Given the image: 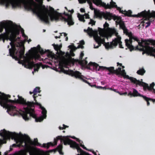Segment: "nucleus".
<instances>
[{
  "label": "nucleus",
  "mask_w": 155,
  "mask_h": 155,
  "mask_svg": "<svg viewBox=\"0 0 155 155\" xmlns=\"http://www.w3.org/2000/svg\"><path fill=\"white\" fill-rule=\"evenodd\" d=\"M43 9H39L37 10H35V11L40 19L45 23L47 24L49 23V16L51 21H53L54 20L58 21L59 19H60L67 22L68 25H72L74 24V22L73 21L71 15L64 13L65 15L68 16V18H66L62 16L59 13H58V15H49L48 14L49 10L48 9L46 8L45 6H43Z\"/></svg>",
  "instance_id": "obj_1"
},
{
  "label": "nucleus",
  "mask_w": 155,
  "mask_h": 155,
  "mask_svg": "<svg viewBox=\"0 0 155 155\" xmlns=\"http://www.w3.org/2000/svg\"><path fill=\"white\" fill-rule=\"evenodd\" d=\"M36 105L39 106L40 108L42 110V115L38 117H37L35 114L34 107H30L27 106L24 108V111L21 110L19 114L22 116L23 119L25 120H28L31 119L30 117H32L35 119L36 122H41L47 117V111L45 108L42 106L38 102L36 103Z\"/></svg>",
  "instance_id": "obj_2"
},
{
  "label": "nucleus",
  "mask_w": 155,
  "mask_h": 155,
  "mask_svg": "<svg viewBox=\"0 0 155 155\" xmlns=\"http://www.w3.org/2000/svg\"><path fill=\"white\" fill-rule=\"evenodd\" d=\"M0 94H1L2 97L0 99V105L4 108L7 109V112L9 113H14V115L15 114V112L17 111L16 107L13 105H10L8 104V103H18L19 104L25 105L26 100L22 97L18 95V99L13 100L9 99L8 98L11 97V95L9 94H5L1 92Z\"/></svg>",
  "instance_id": "obj_3"
},
{
  "label": "nucleus",
  "mask_w": 155,
  "mask_h": 155,
  "mask_svg": "<svg viewBox=\"0 0 155 155\" xmlns=\"http://www.w3.org/2000/svg\"><path fill=\"white\" fill-rule=\"evenodd\" d=\"M62 137L61 136H59L57 137L54 140V143L51 142H49L47 144H44L43 145V147H46L47 149L49 148L50 146H53L54 145H57L58 141V140H60L61 143L63 142L64 145L67 144L70 145V147L72 148H74L75 147L77 146L78 144L74 141L68 138L64 139L62 138Z\"/></svg>",
  "instance_id": "obj_4"
},
{
  "label": "nucleus",
  "mask_w": 155,
  "mask_h": 155,
  "mask_svg": "<svg viewBox=\"0 0 155 155\" xmlns=\"http://www.w3.org/2000/svg\"><path fill=\"white\" fill-rule=\"evenodd\" d=\"M11 138L16 142L19 140V136L18 134L7 131L5 129H4L2 130L0 133V144L6 143V140L10 139Z\"/></svg>",
  "instance_id": "obj_5"
},
{
  "label": "nucleus",
  "mask_w": 155,
  "mask_h": 155,
  "mask_svg": "<svg viewBox=\"0 0 155 155\" xmlns=\"http://www.w3.org/2000/svg\"><path fill=\"white\" fill-rule=\"evenodd\" d=\"M149 41H150V40L146 41L141 38V43L142 45L140 46L142 47V48H139L138 46H137L135 47V50L143 51V54L146 53L148 55L151 56L152 55V52H153L154 51H155V48L150 46V43L149 42Z\"/></svg>",
  "instance_id": "obj_6"
},
{
  "label": "nucleus",
  "mask_w": 155,
  "mask_h": 155,
  "mask_svg": "<svg viewBox=\"0 0 155 155\" xmlns=\"http://www.w3.org/2000/svg\"><path fill=\"white\" fill-rule=\"evenodd\" d=\"M18 62L24 65L25 68H31L34 67V71H38L40 67V66L38 64H35L33 61H31L29 58H26L23 60L19 61Z\"/></svg>",
  "instance_id": "obj_7"
},
{
  "label": "nucleus",
  "mask_w": 155,
  "mask_h": 155,
  "mask_svg": "<svg viewBox=\"0 0 155 155\" xmlns=\"http://www.w3.org/2000/svg\"><path fill=\"white\" fill-rule=\"evenodd\" d=\"M63 71L65 73L70 75L72 77H74L76 78L80 79L83 81L87 84L90 86H92V85H91V84L89 83L87 81L83 78L82 77L84 76L81 75V73L78 71H74L73 70L67 71L63 69Z\"/></svg>",
  "instance_id": "obj_8"
},
{
  "label": "nucleus",
  "mask_w": 155,
  "mask_h": 155,
  "mask_svg": "<svg viewBox=\"0 0 155 155\" xmlns=\"http://www.w3.org/2000/svg\"><path fill=\"white\" fill-rule=\"evenodd\" d=\"M5 32L0 35V39H2L4 43L5 40L12 41V38L14 37V35L13 34H10L11 31L7 28H5Z\"/></svg>",
  "instance_id": "obj_9"
},
{
  "label": "nucleus",
  "mask_w": 155,
  "mask_h": 155,
  "mask_svg": "<svg viewBox=\"0 0 155 155\" xmlns=\"http://www.w3.org/2000/svg\"><path fill=\"white\" fill-rule=\"evenodd\" d=\"M15 36L12 39V41H11V42L10 43V45L11 46V48L9 49V53L10 55L13 58H18L17 57L15 56V53L16 50L15 47V42L17 41L16 40L14 39Z\"/></svg>",
  "instance_id": "obj_10"
},
{
  "label": "nucleus",
  "mask_w": 155,
  "mask_h": 155,
  "mask_svg": "<svg viewBox=\"0 0 155 155\" xmlns=\"http://www.w3.org/2000/svg\"><path fill=\"white\" fill-rule=\"evenodd\" d=\"M41 91H40V88L39 87H36L33 90L34 94L33 97L34 99L35 102H29L26 101V103L25 105L30 107H34V105H36V103L38 102L36 100V98L38 96H37V93H40Z\"/></svg>",
  "instance_id": "obj_11"
},
{
  "label": "nucleus",
  "mask_w": 155,
  "mask_h": 155,
  "mask_svg": "<svg viewBox=\"0 0 155 155\" xmlns=\"http://www.w3.org/2000/svg\"><path fill=\"white\" fill-rule=\"evenodd\" d=\"M67 58H65L64 62L65 63L68 65H74L76 62L79 61L78 59H75L74 58H72L68 52H67L65 55Z\"/></svg>",
  "instance_id": "obj_12"
},
{
  "label": "nucleus",
  "mask_w": 155,
  "mask_h": 155,
  "mask_svg": "<svg viewBox=\"0 0 155 155\" xmlns=\"http://www.w3.org/2000/svg\"><path fill=\"white\" fill-rule=\"evenodd\" d=\"M31 50L33 52H36L37 51H38L41 54H44L45 53H48V56H49L51 57L52 55V53L49 50H45V51H44V50L41 48L39 45H38L37 48L33 47L31 48Z\"/></svg>",
  "instance_id": "obj_13"
},
{
  "label": "nucleus",
  "mask_w": 155,
  "mask_h": 155,
  "mask_svg": "<svg viewBox=\"0 0 155 155\" xmlns=\"http://www.w3.org/2000/svg\"><path fill=\"white\" fill-rule=\"evenodd\" d=\"M102 6L106 9H111L112 8H115L117 9V10L119 11V12H121V8L120 7H118L116 5V3L113 2V0H111L110 4L108 3L106 4L104 2L102 3Z\"/></svg>",
  "instance_id": "obj_14"
},
{
  "label": "nucleus",
  "mask_w": 155,
  "mask_h": 155,
  "mask_svg": "<svg viewBox=\"0 0 155 155\" xmlns=\"http://www.w3.org/2000/svg\"><path fill=\"white\" fill-rule=\"evenodd\" d=\"M102 67L104 66H99L96 63L91 62L87 65V68L93 71H99L101 69L103 70Z\"/></svg>",
  "instance_id": "obj_15"
},
{
  "label": "nucleus",
  "mask_w": 155,
  "mask_h": 155,
  "mask_svg": "<svg viewBox=\"0 0 155 155\" xmlns=\"http://www.w3.org/2000/svg\"><path fill=\"white\" fill-rule=\"evenodd\" d=\"M2 2L5 4L6 7L9 6L11 5L12 7L16 8L19 5V3L17 0H2Z\"/></svg>",
  "instance_id": "obj_16"
},
{
  "label": "nucleus",
  "mask_w": 155,
  "mask_h": 155,
  "mask_svg": "<svg viewBox=\"0 0 155 155\" xmlns=\"http://www.w3.org/2000/svg\"><path fill=\"white\" fill-rule=\"evenodd\" d=\"M22 3L25 9L31 10L32 6L35 4L33 0H22Z\"/></svg>",
  "instance_id": "obj_17"
},
{
  "label": "nucleus",
  "mask_w": 155,
  "mask_h": 155,
  "mask_svg": "<svg viewBox=\"0 0 155 155\" xmlns=\"http://www.w3.org/2000/svg\"><path fill=\"white\" fill-rule=\"evenodd\" d=\"M132 37L130 36L129 38V40L127 39L125 40L126 46L130 49V51L134 50H135L136 47H134L132 45Z\"/></svg>",
  "instance_id": "obj_18"
},
{
  "label": "nucleus",
  "mask_w": 155,
  "mask_h": 155,
  "mask_svg": "<svg viewBox=\"0 0 155 155\" xmlns=\"http://www.w3.org/2000/svg\"><path fill=\"white\" fill-rule=\"evenodd\" d=\"M123 77L124 78H126L129 79L132 83L136 85V87H137V85H141V84L143 83L142 82H140L139 80H137L136 78L130 77L128 75H126V74Z\"/></svg>",
  "instance_id": "obj_19"
},
{
  "label": "nucleus",
  "mask_w": 155,
  "mask_h": 155,
  "mask_svg": "<svg viewBox=\"0 0 155 155\" xmlns=\"http://www.w3.org/2000/svg\"><path fill=\"white\" fill-rule=\"evenodd\" d=\"M94 38L96 41L98 45L95 46V45H94V48H98L99 46L101 45V44L104 45L105 42V39L104 38H101V37L97 35L96 36L94 37Z\"/></svg>",
  "instance_id": "obj_20"
},
{
  "label": "nucleus",
  "mask_w": 155,
  "mask_h": 155,
  "mask_svg": "<svg viewBox=\"0 0 155 155\" xmlns=\"http://www.w3.org/2000/svg\"><path fill=\"white\" fill-rule=\"evenodd\" d=\"M140 15L141 17L142 16H146V15L149 16L150 17H152L155 18V12H153L150 13V11L149 10L147 12L145 10L140 12L139 14Z\"/></svg>",
  "instance_id": "obj_21"
},
{
  "label": "nucleus",
  "mask_w": 155,
  "mask_h": 155,
  "mask_svg": "<svg viewBox=\"0 0 155 155\" xmlns=\"http://www.w3.org/2000/svg\"><path fill=\"white\" fill-rule=\"evenodd\" d=\"M120 13H121L124 14L125 16H127L130 17H141L140 15H139L140 13H139L137 15H132V12L130 10H129L128 11L124 10L123 11L121 10V12H119Z\"/></svg>",
  "instance_id": "obj_22"
},
{
  "label": "nucleus",
  "mask_w": 155,
  "mask_h": 155,
  "mask_svg": "<svg viewBox=\"0 0 155 155\" xmlns=\"http://www.w3.org/2000/svg\"><path fill=\"white\" fill-rule=\"evenodd\" d=\"M117 38H115L110 42V44L109 42H105L104 45L106 49L112 48L113 46H116L117 45V43H114V41H117Z\"/></svg>",
  "instance_id": "obj_23"
},
{
  "label": "nucleus",
  "mask_w": 155,
  "mask_h": 155,
  "mask_svg": "<svg viewBox=\"0 0 155 155\" xmlns=\"http://www.w3.org/2000/svg\"><path fill=\"white\" fill-rule=\"evenodd\" d=\"M27 150L29 153L30 155H36V149L31 146H29L27 147Z\"/></svg>",
  "instance_id": "obj_24"
},
{
  "label": "nucleus",
  "mask_w": 155,
  "mask_h": 155,
  "mask_svg": "<svg viewBox=\"0 0 155 155\" xmlns=\"http://www.w3.org/2000/svg\"><path fill=\"white\" fill-rule=\"evenodd\" d=\"M76 146L74 148L76 149L77 150L78 152L80 153V154H78L77 155H90L89 153L85 152L81 149L80 147L78 144L77 145V146Z\"/></svg>",
  "instance_id": "obj_25"
},
{
  "label": "nucleus",
  "mask_w": 155,
  "mask_h": 155,
  "mask_svg": "<svg viewBox=\"0 0 155 155\" xmlns=\"http://www.w3.org/2000/svg\"><path fill=\"white\" fill-rule=\"evenodd\" d=\"M103 14L104 18L106 20L108 19L109 20H110L112 18H114L112 14L109 12H104L103 13Z\"/></svg>",
  "instance_id": "obj_26"
},
{
  "label": "nucleus",
  "mask_w": 155,
  "mask_h": 155,
  "mask_svg": "<svg viewBox=\"0 0 155 155\" xmlns=\"http://www.w3.org/2000/svg\"><path fill=\"white\" fill-rule=\"evenodd\" d=\"M102 68H103V70H108L109 72L108 73V75L115 74V69L114 67H104Z\"/></svg>",
  "instance_id": "obj_27"
},
{
  "label": "nucleus",
  "mask_w": 155,
  "mask_h": 155,
  "mask_svg": "<svg viewBox=\"0 0 155 155\" xmlns=\"http://www.w3.org/2000/svg\"><path fill=\"white\" fill-rule=\"evenodd\" d=\"M144 19L143 21H142L140 24V25H141L143 27L144 26V24L145 23L147 24L145 26V28H147L150 26L151 23L150 21H149V20L146 17H143Z\"/></svg>",
  "instance_id": "obj_28"
},
{
  "label": "nucleus",
  "mask_w": 155,
  "mask_h": 155,
  "mask_svg": "<svg viewBox=\"0 0 155 155\" xmlns=\"http://www.w3.org/2000/svg\"><path fill=\"white\" fill-rule=\"evenodd\" d=\"M25 51V48L24 46L23 45V46H21L20 47V49L19 51V57L18 58V59L19 58L21 59L22 58L24 55ZM15 59H16L17 58Z\"/></svg>",
  "instance_id": "obj_29"
},
{
  "label": "nucleus",
  "mask_w": 155,
  "mask_h": 155,
  "mask_svg": "<svg viewBox=\"0 0 155 155\" xmlns=\"http://www.w3.org/2000/svg\"><path fill=\"white\" fill-rule=\"evenodd\" d=\"M7 29H9L11 31L10 33H11V34H13L15 36V38L14 39L16 40V36L17 35H18L20 33L19 30L17 28L15 29L14 31H12L11 30L10 28H7Z\"/></svg>",
  "instance_id": "obj_30"
},
{
  "label": "nucleus",
  "mask_w": 155,
  "mask_h": 155,
  "mask_svg": "<svg viewBox=\"0 0 155 155\" xmlns=\"http://www.w3.org/2000/svg\"><path fill=\"white\" fill-rule=\"evenodd\" d=\"M133 92L132 93L133 96L134 97L139 96L142 97L143 95L138 93V91L135 89L133 88Z\"/></svg>",
  "instance_id": "obj_31"
},
{
  "label": "nucleus",
  "mask_w": 155,
  "mask_h": 155,
  "mask_svg": "<svg viewBox=\"0 0 155 155\" xmlns=\"http://www.w3.org/2000/svg\"><path fill=\"white\" fill-rule=\"evenodd\" d=\"M95 15L97 17L100 18H102V17H104V14L103 12H101L99 11H94Z\"/></svg>",
  "instance_id": "obj_32"
},
{
  "label": "nucleus",
  "mask_w": 155,
  "mask_h": 155,
  "mask_svg": "<svg viewBox=\"0 0 155 155\" xmlns=\"http://www.w3.org/2000/svg\"><path fill=\"white\" fill-rule=\"evenodd\" d=\"M44 143L42 145H41L38 142V140L37 138L35 139L34 140V141L33 142H32L31 144L35 146H41V147H43V145L44 144ZM45 148L44 147H43ZM45 148H46V147H45Z\"/></svg>",
  "instance_id": "obj_33"
},
{
  "label": "nucleus",
  "mask_w": 155,
  "mask_h": 155,
  "mask_svg": "<svg viewBox=\"0 0 155 155\" xmlns=\"http://www.w3.org/2000/svg\"><path fill=\"white\" fill-rule=\"evenodd\" d=\"M84 31L85 32H87L88 34L91 36L92 35L93 32V31L92 29L91 28L88 27L87 30L85 29L84 30Z\"/></svg>",
  "instance_id": "obj_34"
},
{
  "label": "nucleus",
  "mask_w": 155,
  "mask_h": 155,
  "mask_svg": "<svg viewBox=\"0 0 155 155\" xmlns=\"http://www.w3.org/2000/svg\"><path fill=\"white\" fill-rule=\"evenodd\" d=\"M117 38L118 39L117 40V41H114V43H117V45L118 44H119V48H123L124 47L122 46V42L121 41V37H117V38Z\"/></svg>",
  "instance_id": "obj_35"
},
{
  "label": "nucleus",
  "mask_w": 155,
  "mask_h": 155,
  "mask_svg": "<svg viewBox=\"0 0 155 155\" xmlns=\"http://www.w3.org/2000/svg\"><path fill=\"white\" fill-rule=\"evenodd\" d=\"M78 62H79V63L82 66H86V68H87V65H88V64H87V61L86 60H79V61Z\"/></svg>",
  "instance_id": "obj_36"
},
{
  "label": "nucleus",
  "mask_w": 155,
  "mask_h": 155,
  "mask_svg": "<svg viewBox=\"0 0 155 155\" xmlns=\"http://www.w3.org/2000/svg\"><path fill=\"white\" fill-rule=\"evenodd\" d=\"M145 72V70L143 68L140 69L138 70L137 71V73L139 75H143Z\"/></svg>",
  "instance_id": "obj_37"
},
{
  "label": "nucleus",
  "mask_w": 155,
  "mask_h": 155,
  "mask_svg": "<svg viewBox=\"0 0 155 155\" xmlns=\"http://www.w3.org/2000/svg\"><path fill=\"white\" fill-rule=\"evenodd\" d=\"M53 46H54V49L58 51H60L61 52V49L62 47V45H53Z\"/></svg>",
  "instance_id": "obj_38"
},
{
  "label": "nucleus",
  "mask_w": 155,
  "mask_h": 155,
  "mask_svg": "<svg viewBox=\"0 0 155 155\" xmlns=\"http://www.w3.org/2000/svg\"><path fill=\"white\" fill-rule=\"evenodd\" d=\"M99 34L100 36L102 37H104L105 36L104 31V29L100 28H98Z\"/></svg>",
  "instance_id": "obj_39"
},
{
  "label": "nucleus",
  "mask_w": 155,
  "mask_h": 155,
  "mask_svg": "<svg viewBox=\"0 0 155 155\" xmlns=\"http://www.w3.org/2000/svg\"><path fill=\"white\" fill-rule=\"evenodd\" d=\"M78 17L79 20L81 21L84 22L85 21L84 19V15H81L79 13L78 14Z\"/></svg>",
  "instance_id": "obj_40"
},
{
  "label": "nucleus",
  "mask_w": 155,
  "mask_h": 155,
  "mask_svg": "<svg viewBox=\"0 0 155 155\" xmlns=\"http://www.w3.org/2000/svg\"><path fill=\"white\" fill-rule=\"evenodd\" d=\"M62 148V143L59 145L56 148L57 150L59 152L60 154L63 153L61 152Z\"/></svg>",
  "instance_id": "obj_41"
},
{
  "label": "nucleus",
  "mask_w": 155,
  "mask_h": 155,
  "mask_svg": "<svg viewBox=\"0 0 155 155\" xmlns=\"http://www.w3.org/2000/svg\"><path fill=\"white\" fill-rule=\"evenodd\" d=\"M132 39H134V41H136L137 42L138 45L139 46H141L142 45L141 41L140 42V41L137 38L134 36H133L132 35L130 36Z\"/></svg>",
  "instance_id": "obj_42"
},
{
  "label": "nucleus",
  "mask_w": 155,
  "mask_h": 155,
  "mask_svg": "<svg viewBox=\"0 0 155 155\" xmlns=\"http://www.w3.org/2000/svg\"><path fill=\"white\" fill-rule=\"evenodd\" d=\"M147 102V105L148 106H149L150 104V102H149V101H151V98L147 97L146 96L143 95L142 97Z\"/></svg>",
  "instance_id": "obj_43"
},
{
  "label": "nucleus",
  "mask_w": 155,
  "mask_h": 155,
  "mask_svg": "<svg viewBox=\"0 0 155 155\" xmlns=\"http://www.w3.org/2000/svg\"><path fill=\"white\" fill-rule=\"evenodd\" d=\"M140 82H142L143 83L141 84V85H139L143 86L144 90H146L149 86L148 84L142 81H140Z\"/></svg>",
  "instance_id": "obj_44"
},
{
  "label": "nucleus",
  "mask_w": 155,
  "mask_h": 155,
  "mask_svg": "<svg viewBox=\"0 0 155 155\" xmlns=\"http://www.w3.org/2000/svg\"><path fill=\"white\" fill-rule=\"evenodd\" d=\"M87 1L89 5L90 8L92 10H94V12L96 11L95 8L93 6L91 1L90 0H87Z\"/></svg>",
  "instance_id": "obj_45"
},
{
  "label": "nucleus",
  "mask_w": 155,
  "mask_h": 155,
  "mask_svg": "<svg viewBox=\"0 0 155 155\" xmlns=\"http://www.w3.org/2000/svg\"><path fill=\"white\" fill-rule=\"evenodd\" d=\"M121 68L120 67H119L117 69L115 70V74L117 75H120L121 71Z\"/></svg>",
  "instance_id": "obj_46"
},
{
  "label": "nucleus",
  "mask_w": 155,
  "mask_h": 155,
  "mask_svg": "<svg viewBox=\"0 0 155 155\" xmlns=\"http://www.w3.org/2000/svg\"><path fill=\"white\" fill-rule=\"evenodd\" d=\"M119 24L120 28L122 29H124L125 28H126V27L123 21H120Z\"/></svg>",
  "instance_id": "obj_47"
},
{
  "label": "nucleus",
  "mask_w": 155,
  "mask_h": 155,
  "mask_svg": "<svg viewBox=\"0 0 155 155\" xmlns=\"http://www.w3.org/2000/svg\"><path fill=\"white\" fill-rule=\"evenodd\" d=\"M26 153L24 150H21L16 153L15 155H25Z\"/></svg>",
  "instance_id": "obj_48"
},
{
  "label": "nucleus",
  "mask_w": 155,
  "mask_h": 155,
  "mask_svg": "<svg viewBox=\"0 0 155 155\" xmlns=\"http://www.w3.org/2000/svg\"><path fill=\"white\" fill-rule=\"evenodd\" d=\"M142 17H146L149 21H150V23L153 21L155 19L152 17H150L147 15H146V16H142Z\"/></svg>",
  "instance_id": "obj_49"
},
{
  "label": "nucleus",
  "mask_w": 155,
  "mask_h": 155,
  "mask_svg": "<svg viewBox=\"0 0 155 155\" xmlns=\"http://www.w3.org/2000/svg\"><path fill=\"white\" fill-rule=\"evenodd\" d=\"M68 47L71 49L72 51H75L77 49L76 47L74 45H71L68 46Z\"/></svg>",
  "instance_id": "obj_50"
},
{
  "label": "nucleus",
  "mask_w": 155,
  "mask_h": 155,
  "mask_svg": "<svg viewBox=\"0 0 155 155\" xmlns=\"http://www.w3.org/2000/svg\"><path fill=\"white\" fill-rule=\"evenodd\" d=\"M96 21L92 19H90V21L89 22V25L91 24L92 26L94 25L95 24Z\"/></svg>",
  "instance_id": "obj_51"
},
{
  "label": "nucleus",
  "mask_w": 155,
  "mask_h": 155,
  "mask_svg": "<svg viewBox=\"0 0 155 155\" xmlns=\"http://www.w3.org/2000/svg\"><path fill=\"white\" fill-rule=\"evenodd\" d=\"M63 127H61L60 126L59 127V129L60 130H64L66 128L68 127H69L68 126L64 124H63Z\"/></svg>",
  "instance_id": "obj_52"
},
{
  "label": "nucleus",
  "mask_w": 155,
  "mask_h": 155,
  "mask_svg": "<svg viewBox=\"0 0 155 155\" xmlns=\"http://www.w3.org/2000/svg\"><path fill=\"white\" fill-rule=\"evenodd\" d=\"M4 25V23H2V25H0V32H2L3 31Z\"/></svg>",
  "instance_id": "obj_53"
},
{
  "label": "nucleus",
  "mask_w": 155,
  "mask_h": 155,
  "mask_svg": "<svg viewBox=\"0 0 155 155\" xmlns=\"http://www.w3.org/2000/svg\"><path fill=\"white\" fill-rule=\"evenodd\" d=\"M126 74V73L125 72L124 70L123 69L122 70H121V71L120 72V75H121L123 76H124Z\"/></svg>",
  "instance_id": "obj_54"
},
{
  "label": "nucleus",
  "mask_w": 155,
  "mask_h": 155,
  "mask_svg": "<svg viewBox=\"0 0 155 155\" xmlns=\"http://www.w3.org/2000/svg\"><path fill=\"white\" fill-rule=\"evenodd\" d=\"M91 87H95V88L99 89H102V87L101 86H97L95 84H94L92 85V86H91Z\"/></svg>",
  "instance_id": "obj_55"
},
{
  "label": "nucleus",
  "mask_w": 155,
  "mask_h": 155,
  "mask_svg": "<svg viewBox=\"0 0 155 155\" xmlns=\"http://www.w3.org/2000/svg\"><path fill=\"white\" fill-rule=\"evenodd\" d=\"M84 53L83 51H81L79 57L80 60H82L83 57L84 56Z\"/></svg>",
  "instance_id": "obj_56"
},
{
  "label": "nucleus",
  "mask_w": 155,
  "mask_h": 155,
  "mask_svg": "<svg viewBox=\"0 0 155 155\" xmlns=\"http://www.w3.org/2000/svg\"><path fill=\"white\" fill-rule=\"evenodd\" d=\"M149 42L150 43V45L153 46H155V40H150Z\"/></svg>",
  "instance_id": "obj_57"
},
{
  "label": "nucleus",
  "mask_w": 155,
  "mask_h": 155,
  "mask_svg": "<svg viewBox=\"0 0 155 155\" xmlns=\"http://www.w3.org/2000/svg\"><path fill=\"white\" fill-rule=\"evenodd\" d=\"M109 25L107 22H106L105 24L104 25V27L105 28H108Z\"/></svg>",
  "instance_id": "obj_58"
},
{
  "label": "nucleus",
  "mask_w": 155,
  "mask_h": 155,
  "mask_svg": "<svg viewBox=\"0 0 155 155\" xmlns=\"http://www.w3.org/2000/svg\"><path fill=\"white\" fill-rule=\"evenodd\" d=\"M111 32L112 34H117L118 33L117 32L116 30L114 29H112L111 30Z\"/></svg>",
  "instance_id": "obj_59"
},
{
  "label": "nucleus",
  "mask_w": 155,
  "mask_h": 155,
  "mask_svg": "<svg viewBox=\"0 0 155 155\" xmlns=\"http://www.w3.org/2000/svg\"><path fill=\"white\" fill-rule=\"evenodd\" d=\"M70 55H71V57H74L75 56V54L73 52V51H72V50H71L70 51Z\"/></svg>",
  "instance_id": "obj_60"
},
{
  "label": "nucleus",
  "mask_w": 155,
  "mask_h": 155,
  "mask_svg": "<svg viewBox=\"0 0 155 155\" xmlns=\"http://www.w3.org/2000/svg\"><path fill=\"white\" fill-rule=\"evenodd\" d=\"M79 3L80 4L85 3L86 2V0H78Z\"/></svg>",
  "instance_id": "obj_61"
},
{
  "label": "nucleus",
  "mask_w": 155,
  "mask_h": 155,
  "mask_svg": "<svg viewBox=\"0 0 155 155\" xmlns=\"http://www.w3.org/2000/svg\"><path fill=\"white\" fill-rule=\"evenodd\" d=\"M123 30L124 31V33H126V34L128 33V30L126 28Z\"/></svg>",
  "instance_id": "obj_62"
},
{
  "label": "nucleus",
  "mask_w": 155,
  "mask_h": 155,
  "mask_svg": "<svg viewBox=\"0 0 155 155\" xmlns=\"http://www.w3.org/2000/svg\"><path fill=\"white\" fill-rule=\"evenodd\" d=\"M84 48V47L83 45H81V44H80L78 45V46L76 48H77V49L79 48H81L82 49H83Z\"/></svg>",
  "instance_id": "obj_63"
},
{
  "label": "nucleus",
  "mask_w": 155,
  "mask_h": 155,
  "mask_svg": "<svg viewBox=\"0 0 155 155\" xmlns=\"http://www.w3.org/2000/svg\"><path fill=\"white\" fill-rule=\"evenodd\" d=\"M20 146V145H17L16 144H13L12 145V147H18Z\"/></svg>",
  "instance_id": "obj_64"
}]
</instances>
